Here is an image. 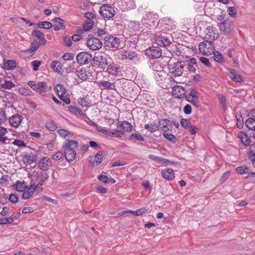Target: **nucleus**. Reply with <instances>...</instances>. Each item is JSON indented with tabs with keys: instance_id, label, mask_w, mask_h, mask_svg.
Masks as SVG:
<instances>
[{
	"instance_id": "obj_62",
	"label": "nucleus",
	"mask_w": 255,
	"mask_h": 255,
	"mask_svg": "<svg viewBox=\"0 0 255 255\" xmlns=\"http://www.w3.org/2000/svg\"><path fill=\"white\" fill-rule=\"evenodd\" d=\"M84 16L89 20L92 19L96 17V14L92 12H87L84 13Z\"/></svg>"
},
{
	"instance_id": "obj_35",
	"label": "nucleus",
	"mask_w": 255,
	"mask_h": 255,
	"mask_svg": "<svg viewBox=\"0 0 255 255\" xmlns=\"http://www.w3.org/2000/svg\"><path fill=\"white\" fill-rule=\"evenodd\" d=\"M197 66L196 60L195 58H191L187 65V69L190 73H195Z\"/></svg>"
},
{
	"instance_id": "obj_55",
	"label": "nucleus",
	"mask_w": 255,
	"mask_h": 255,
	"mask_svg": "<svg viewBox=\"0 0 255 255\" xmlns=\"http://www.w3.org/2000/svg\"><path fill=\"white\" fill-rule=\"evenodd\" d=\"M11 143L19 147H25L26 146L24 141L20 139H14Z\"/></svg>"
},
{
	"instance_id": "obj_14",
	"label": "nucleus",
	"mask_w": 255,
	"mask_h": 255,
	"mask_svg": "<svg viewBox=\"0 0 255 255\" xmlns=\"http://www.w3.org/2000/svg\"><path fill=\"white\" fill-rule=\"evenodd\" d=\"M51 166V160L50 158L47 156L42 157L38 162V167L43 171L48 170Z\"/></svg>"
},
{
	"instance_id": "obj_19",
	"label": "nucleus",
	"mask_w": 255,
	"mask_h": 255,
	"mask_svg": "<svg viewBox=\"0 0 255 255\" xmlns=\"http://www.w3.org/2000/svg\"><path fill=\"white\" fill-rule=\"evenodd\" d=\"M149 158L151 160L159 163L163 164H169V165H173L175 162L173 161H171L168 159L166 158H164L161 157L160 156H156L154 155L150 154L148 156Z\"/></svg>"
},
{
	"instance_id": "obj_21",
	"label": "nucleus",
	"mask_w": 255,
	"mask_h": 255,
	"mask_svg": "<svg viewBox=\"0 0 255 255\" xmlns=\"http://www.w3.org/2000/svg\"><path fill=\"white\" fill-rule=\"evenodd\" d=\"M129 59L132 61L134 63H136L138 58L137 55L134 52L126 51L122 55V59Z\"/></svg>"
},
{
	"instance_id": "obj_12",
	"label": "nucleus",
	"mask_w": 255,
	"mask_h": 255,
	"mask_svg": "<svg viewBox=\"0 0 255 255\" xmlns=\"http://www.w3.org/2000/svg\"><path fill=\"white\" fill-rule=\"evenodd\" d=\"M172 38H169L166 35H158L155 38V43L160 46L166 47L171 43Z\"/></svg>"
},
{
	"instance_id": "obj_44",
	"label": "nucleus",
	"mask_w": 255,
	"mask_h": 255,
	"mask_svg": "<svg viewBox=\"0 0 255 255\" xmlns=\"http://www.w3.org/2000/svg\"><path fill=\"white\" fill-rule=\"evenodd\" d=\"M27 186L23 182H17L15 184V188L18 192H23L26 189Z\"/></svg>"
},
{
	"instance_id": "obj_32",
	"label": "nucleus",
	"mask_w": 255,
	"mask_h": 255,
	"mask_svg": "<svg viewBox=\"0 0 255 255\" xmlns=\"http://www.w3.org/2000/svg\"><path fill=\"white\" fill-rule=\"evenodd\" d=\"M32 34L39 40L38 42L40 43V44L44 45L45 44L46 40L44 38V35L43 32L39 30H35L33 31Z\"/></svg>"
},
{
	"instance_id": "obj_47",
	"label": "nucleus",
	"mask_w": 255,
	"mask_h": 255,
	"mask_svg": "<svg viewBox=\"0 0 255 255\" xmlns=\"http://www.w3.org/2000/svg\"><path fill=\"white\" fill-rule=\"evenodd\" d=\"M236 172L240 174L247 173L249 171V169L245 166L238 167L236 169Z\"/></svg>"
},
{
	"instance_id": "obj_53",
	"label": "nucleus",
	"mask_w": 255,
	"mask_h": 255,
	"mask_svg": "<svg viewBox=\"0 0 255 255\" xmlns=\"http://www.w3.org/2000/svg\"><path fill=\"white\" fill-rule=\"evenodd\" d=\"M125 3L127 4V8L133 9L135 7V3L133 0H124Z\"/></svg>"
},
{
	"instance_id": "obj_37",
	"label": "nucleus",
	"mask_w": 255,
	"mask_h": 255,
	"mask_svg": "<svg viewBox=\"0 0 255 255\" xmlns=\"http://www.w3.org/2000/svg\"><path fill=\"white\" fill-rule=\"evenodd\" d=\"M42 45V44H40V43L36 40H33L31 44L30 48L27 49L26 51L30 52L31 53L35 52L38 49L39 46Z\"/></svg>"
},
{
	"instance_id": "obj_56",
	"label": "nucleus",
	"mask_w": 255,
	"mask_h": 255,
	"mask_svg": "<svg viewBox=\"0 0 255 255\" xmlns=\"http://www.w3.org/2000/svg\"><path fill=\"white\" fill-rule=\"evenodd\" d=\"M180 124L184 128H189L191 126L190 121L185 119H182L181 120Z\"/></svg>"
},
{
	"instance_id": "obj_28",
	"label": "nucleus",
	"mask_w": 255,
	"mask_h": 255,
	"mask_svg": "<svg viewBox=\"0 0 255 255\" xmlns=\"http://www.w3.org/2000/svg\"><path fill=\"white\" fill-rule=\"evenodd\" d=\"M118 128L125 134L126 132L130 131L132 129V127L129 123L124 121L118 125Z\"/></svg>"
},
{
	"instance_id": "obj_25",
	"label": "nucleus",
	"mask_w": 255,
	"mask_h": 255,
	"mask_svg": "<svg viewBox=\"0 0 255 255\" xmlns=\"http://www.w3.org/2000/svg\"><path fill=\"white\" fill-rule=\"evenodd\" d=\"M238 137L241 142L246 146H249L251 142V138L244 131H241L239 133Z\"/></svg>"
},
{
	"instance_id": "obj_27",
	"label": "nucleus",
	"mask_w": 255,
	"mask_h": 255,
	"mask_svg": "<svg viewBox=\"0 0 255 255\" xmlns=\"http://www.w3.org/2000/svg\"><path fill=\"white\" fill-rule=\"evenodd\" d=\"M162 176L166 180H172L174 177V172L172 169L167 168L162 170Z\"/></svg>"
},
{
	"instance_id": "obj_59",
	"label": "nucleus",
	"mask_w": 255,
	"mask_h": 255,
	"mask_svg": "<svg viewBox=\"0 0 255 255\" xmlns=\"http://www.w3.org/2000/svg\"><path fill=\"white\" fill-rule=\"evenodd\" d=\"M219 99L220 103L221 105L222 108L223 109H225L226 106V97L224 95H221L219 96Z\"/></svg>"
},
{
	"instance_id": "obj_20",
	"label": "nucleus",
	"mask_w": 255,
	"mask_h": 255,
	"mask_svg": "<svg viewBox=\"0 0 255 255\" xmlns=\"http://www.w3.org/2000/svg\"><path fill=\"white\" fill-rule=\"evenodd\" d=\"M76 75L79 78L82 80H86L91 79V73L89 71H86L85 69L82 68L76 71Z\"/></svg>"
},
{
	"instance_id": "obj_4",
	"label": "nucleus",
	"mask_w": 255,
	"mask_h": 255,
	"mask_svg": "<svg viewBox=\"0 0 255 255\" xmlns=\"http://www.w3.org/2000/svg\"><path fill=\"white\" fill-rule=\"evenodd\" d=\"M218 25L221 33L225 35L229 34L234 28L233 21L228 19H223V20L219 23Z\"/></svg>"
},
{
	"instance_id": "obj_54",
	"label": "nucleus",
	"mask_w": 255,
	"mask_h": 255,
	"mask_svg": "<svg viewBox=\"0 0 255 255\" xmlns=\"http://www.w3.org/2000/svg\"><path fill=\"white\" fill-rule=\"evenodd\" d=\"M94 25L93 20H89L83 24V28L85 31H88L91 29Z\"/></svg>"
},
{
	"instance_id": "obj_46",
	"label": "nucleus",
	"mask_w": 255,
	"mask_h": 255,
	"mask_svg": "<svg viewBox=\"0 0 255 255\" xmlns=\"http://www.w3.org/2000/svg\"><path fill=\"white\" fill-rule=\"evenodd\" d=\"M37 26L39 28H43L45 29H50L52 25L50 22L41 21L37 23Z\"/></svg>"
},
{
	"instance_id": "obj_10",
	"label": "nucleus",
	"mask_w": 255,
	"mask_h": 255,
	"mask_svg": "<svg viewBox=\"0 0 255 255\" xmlns=\"http://www.w3.org/2000/svg\"><path fill=\"white\" fill-rule=\"evenodd\" d=\"M145 55L151 59H155L161 56V49L156 46L148 48L144 51Z\"/></svg>"
},
{
	"instance_id": "obj_23",
	"label": "nucleus",
	"mask_w": 255,
	"mask_h": 255,
	"mask_svg": "<svg viewBox=\"0 0 255 255\" xmlns=\"http://www.w3.org/2000/svg\"><path fill=\"white\" fill-rule=\"evenodd\" d=\"M57 132L61 137L66 139V141L71 140L70 139L73 138L74 137V133L72 132L65 129H59L58 130Z\"/></svg>"
},
{
	"instance_id": "obj_30",
	"label": "nucleus",
	"mask_w": 255,
	"mask_h": 255,
	"mask_svg": "<svg viewBox=\"0 0 255 255\" xmlns=\"http://www.w3.org/2000/svg\"><path fill=\"white\" fill-rule=\"evenodd\" d=\"M36 91L40 94H42L48 91V86L46 82H43L37 84Z\"/></svg>"
},
{
	"instance_id": "obj_57",
	"label": "nucleus",
	"mask_w": 255,
	"mask_h": 255,
	"mask_svg": "<svg viewBox=\"0 0 255 255\" xmlns=\"http://www.w3.org/2000/svg\"><path fill=\"white\" fill-rule=\"evenodd\" d=\"M14 86L15 85L10 81H5L4 83L2 84V87L6 89H10Z\"/></svg>"
},
{
	"instance_id": "obj_40",
	"label": "nucleus",
	"mask_w": 255,
	"mask_h": 255,
	"mask_svg": "<svg viewBox=\"0 0 255 255\" xmlns=\"http://www.w3.org/2000/svg\"><path fill=\"white\" fill-rule=\"evenodd\" d=\"M61 63L57 61H53L51 63V68L54 71L56 72H60V69H61Z\"/></svg>"
},
{
	"instance_id": "obj_45",
	"label": "nucleus",
	"mask_w": 255,
	"mask_h": 255,
	"mask_svg": "<svg viewBox=\"0 0 255 255\" xmlns=\"http://www.w3.org/2000/svg\"><path fill=\"white\" fill-rule=\"evenodd\" d=\"M78 102L80 105L82 107H90L91 104L87 97H85L82 98H80Z\"/></svg>"
},
{
	"instance_id": "obj_52",
	"label": "nucleus",
	"mask_w": 255,
	"mask_h": 255,
	"mask_svg": "<svg viewBox=\"0 0 255 255\" xmlns=\"http://www.w3.org/2000/svg\"><path fill=\"white\" fill-rule=\"evenodd\" d=\"M64 154L61 151H58L55 154L52 155V159L54 160H60L64 158Z\"/></svg>"
},
{
	"instance_id": "obj_31",
	"label": "nucleus",
	"mask_w": 255,
	"mask_h": 255,
	"mask_svg": "<svg viewBox=\"0 0 255 255\" xmlns=\"http://www.w3.org/2000/svg\"><path fill=\"white\" fill-rule=\"evenodd\" d=\"M70 112L77 116H81L84 118L87 117V115L84 114L82 111L79 108L71 106L69 107Z\"/></svg>"
},
{
	"instance_id": "obj_22",
	"label": "nucleus",
	"mask_w": 255,
	"mask_h": 255,
	"mask_svg": "<svg viewBox=\"0 0 255 255\" xmlns=\"http://www.w3.org/2000/svg\"><path fill=\"white\" fill-rule=\"evenodd\" d=\"M23 162L25 165H30L36 160V156L33 153H27L23 156Z\"/></svg>"
},
{
	"instance_id": "obj_61",
	"label": "nucleus",
	"mask_w": 255,
	"mask_h": 255,
	"mask_svg": "<svg viewBox=\"0 0 255 255\" xmlns=\"http://www.w3.org/2000/svg\"><path fill=\"white\" fill-rule=\"evenodd\" d=\"M41 64V61L37 60L32 61L31 65L32 66L33 70L35 71H37L38 69V68Z\"/></svg>"
},
{
	"instance_id": "obj_48",
	"label": "nucleus",
	"mask_w": 255,
	"mask_h": 255,
	"mask_svg": "<svg viewBox=\"0 0 255 255\" xmlns=\"http://www.w3.org/2000/svg\"><path fill=\"white\" fill-rule=\"evenodd\" d=\"M166 131V130H164L163 136L168 140L175 142L176 140L175 136L171 133L167 132Z\"/></svg>"
},
{
	"instance_id": "obj_63",
	"label": "nucleus",
	"mask_w": 255,
	"mask_h": 255,
	"mask_svg": "<svg viewBox=\"0 0 255 255\" xmlns=\"http://www.w3.org/2000/svg\"><path fill=\"white\" fill-rule=\"evenodd\" d=\"M227 11L229 15L232 17H234L236 15V10L234 7H229Z\"/></svg>"
},
{
	"instance_id": "obj_50",
	"label": "nucleus",
	"mask_w": 255,
	"mask_h": 255,
	"mask_svg": "<svg viewBox=\"0 0 255 255\" xmlns=\"http://www.w3.org/2000/svg\"><path fill=\"white\" fill-rule=\"evenodd\" d=\"M248 155L249 158H252L255 156V143L250 146Z\"/></svg>"
},
{
	"instance_id": "obj_42",
	"label": "nucleus",
	"mask_w": 255,
	"mask_h": 255,
	"mask_svg": "<svg viewBox=\"0 0 255 255\" xmlns=\"http://www.w3.org/2000/svg\"><path fill=\"white\" fill-rule=\"evenodd\" d=\"M148 19H145V23L149 25V26H152L155 25V23L156 22L157 19H155V17H153V14L152 13H149L147 15Z\"/></svg>"
},
{
	"instance_id": "obj_34",
	"label": "nucleus",
	"mask_w": 255,
	"mask_h": 255,
	"mask_svg": "<svg viewBox=\"0 0 255 255\" xmlns=\"http://www.w3.org/2000/svg\"><path fill=\"white\" fill-rule=\"evenodd\" d=\"M3 65L5 70H13L16 66V62L12 60H8L4 61Z\"/></svg>"
},
{
	"instance_id": "obj_7",
	"label": "nucleus",
	"mask_w": 255,
	"mask_h": 255,
	"mask_svg": "<svg viewBox=\"0 0 255 255\" xmlns=\"http://www.w3.org/2000/svg\"><path fill=\"white\" fill-rule=\"evenodd\" d=\"M99 12L104 18L109 19L114 16L116 11L112 6L108 4H104L100 7Z\"/></svg>"
},
{
	"instance_id": "obj_9",
	"label": "nucleus",
	"mask_w": 255,
	"mask_h": 255,
	"mask_svg": "<svg viewBox=\"0 0 255 255\" xmlns=\"http://www.w3.org/2000/svg\"><path fill=\"white\" fill-rule=\"evenodd\" d=\"M92 59V55L88 52H81L76 56V61L80 65L88 64Z\"/></svg>"
},
{
	"instance_id": "obj_29",
	"label": "nucleus",
	"mask_w": 255,
	"mask_h": 255,
	"mask_svg": "<svg viewBox=\"0 0 255 255\" xmlns=\"http://www.w3.org/2000/svg\"><path fill=\"white\" fill-rule=\"evenodd\" d=\"M34 192V189L33 185H29V187L23 191L22 198L26 200L30 198Z\"/></svg>"
},
{
	"instance_id": "obj_43",
	"label": "nucleus",
	"mask_w": 255,
	"mask_h": 255,
	"mask_svg": "<svg viewBox=\"0 0 255 255\" xmlns=\"http://www.w3.org/2000/svg\"><path fill=\"white\" fill-rule=\"evenodd\" d=\"M55 89L56 90L58 96H62V94H66L67 93L66 89L64 88V86L62 84H57L56 86Z\"/></svg>"
},
{
	"instance_id": "obj_18",
	"label": "nucleus",
	"mask_w": 255,
	"mask_h": 255,
	"mask_svg": "<svg viewBox=\"0 0 255 255\" xmlns=\"http://www.w3.org/2000/svg\"><path fill=\"white\" fill-rule=\"evenodd\" d=\"M22 118L19 114H15L9 119V123L11 127L17 128L21 123Z\"/></svg>"
},
{
	"instance_id": "obj_2",
	"label": "nucleus",
	"mask_w": 255,
	"mask_h": 255,
	"mask_svg": "<svg viewBox=\"0 0 255 255\" xmlns=\"http://www.w3.org/2000/svg\"><path fill=\"white\" fill-rule=\"evenodd\" d=\"M168 69L171 75L174 77L181 76L184 70V65L181 62L169 63Z\"/></svg>"
},
{
	"instance_id": "obj_11",
	"label": "nucleus",
	"mask_w": 255,
	"mask_h": 255,
	"mask_svg": "<svg viewBox=\"0 0 255 255\" xmlns=\"http://www.w3.org/2000/svg\"><path fill=\"white\" fill-rule=\"evenodd\" d=\"M121 41L118 37L110 36L105 39V45L109 48H118L120 45Z\"/></svg>"
},
{
	"instance_id": "obj_36",
	"label": "nucleus",
	"mask_w": 255,
	"mask_h": 255,
	"mask_svg": "<svg viewBox=\"0 0 255 255\" xmlns=\"http://www.w3.org/2000/svg\"><path fill=\"white\" fill-rule=\"evenodd\" d=\"M144 128L150 132H154L159 129L158 125L154 122L146 124L144 126Z\"/></svg>"
},
{
	"instance_id": "obj_13",
	"label": "nucleus",
	"mask_w": 255,
	"mask_h": 255,
	"mask_svg": "<svg viewBox=\"0 0 255 255\" xmlns=\"http://www.w3.org/2000/svg\"><path fill=\"white\" fill-rule=\"evenodd\" d=\"M87 47L91 50H97L102 46V42L97 38H89L86 43Z\"/></svg>"
},
{
	"instance_id": "obj_51",
	"label": "nucleus",
	"mask_w": 255,
	"mask_h": 255,
	"mask_svg": "<svg viewBox=\"0 0 255 255\" xmlns=\"http://www.w3.org/2000/svg\"><path fill=\"white\" fill-rule=\"evenodd\" d=\"M46 126L49 130L51 131H54L57 128L56 124L52 121L47 122L46 124Z\"/></svg>"
},
{
	"instance_id": "obj_3",
	"label": "nucleus",
	"mask_w": 255,
	"mask_h": 255,
	"mask_svg": "<svg viewBox=\"0 0 255 255\" xmlns=\"http://www.w3.org/2000/svg\"><path fill=\"white\" fill-rule=\"evenodd\" d=\"M107 55L104 53H97L93 58L94 66L104 69L108 65Z\"/></svg>"
},
{
	"instance_id": "obj_1",
	"label": "nucleus",
	"mask_w": 255,
	"mask_h": 255,
	"mask_svg": "<svg viewBox=\"0 0 255 255\" xmlns=\"http://www.w3.org/2000/svg\"><path fill=\"white\" fill-rule=\"evenodd\" d=\"M78 142L74 140H67L63 146L64 148V157L65 159L71 162L74 160L76 153L75 149L78 146Z\"/></svg>"
},
{
	"instance_id": "obj_49",
	"label": "nucleus",
	"mask_w": 255,
	"mask_h": 255,
	"mask_svg": "<svg viewBox=\"0 0 255 255\" xmlns=\"http://www.w3.org/2000/svg\"><path fill=\"white\" fill-rule=\"evenodd\" d=\"M214 54L213 58L218 62H222L223 61V56L222 55L217 51H215L213 52Z\"/></svg>"
},
{
	"instance_id": "obj_33",
	"label": "nucleus",
	"mask_w": 255,
	"mask_h": 255,
	"mask_svg": "<svg viewBox=\"0 0 255 255\" xmlns=\"http://www.w3.org/2000/svg\"><path fill=\"white\" fill-rule=\"evenodd\" d=\"M158 127L161 128H167V130H169V128H172V123L168 119H162L159 120Z\"/></svg>"
},
{
	"instance_id": "obj_15",
	"label": "nucleus",
	"mask_w": 255,
	"mask_h": 255,
	"mask_svg": "<svg viewBox=\"0 0 255 255\" xmlns=\"http://www.w3.org/2000/svg\"><path fill=\"white\" fill-rule=\"evenodd\" d=\"M105 158V154L102 151L97 152L95 156L90 157V162L93 165H98L100 164Z\"/></svg>"
},
{
	"instance_id": "obj_58",
	"label": "nucleus",
	"mask_w": 255,
	"mask_h": 255,
	"mask_svg": "<svg viewBox=\"0 0 255 255\" xmlns=\"http://www.w3.org/2000/svg\"><path fill=\"white\" fill-rule=\"evenodd\" d=\"M129 139H136L140 141H143L144 138L140 134L133 133L129 136Z\"/></svg>"
},
{
	"instance_id": "obj_41",
	"label": "nucleus",
	"mask_w": 255,
	"mask_h": 255,
	"mask_svg": "<svg viewBox=\"0 0 255 255\" xmlns=\"http://www.w3.org/2000/svg\"><path fill=\"white\" fill-rule=\"evenodd\" d=\"M100 86L106 89H114L115 85L113 83L109 81H103L100 82Z\"/></svg>"
},
{
	"instance_id": "obj_5",
	"label": "nucleus",
	"mask_w": 255,
	"mask_h": 255,
	"mask_svg": "<svg viewBox=\"0 0 255 255\" xmlns=\"http://www.w3.org/2000/svg\"><path fill=\"white\" fill-rule=\"evenodd\" d=\"M200 52L203 55H210L214 50V46L212 41L206 40L205 42H200L198 45Z\"/></svg>"
},
{
	"instance_id": "obj_6",
	"label": "nucleus",
	"mask_w": 255,
	"mask_h": 255,
	"mask_svg": "<svg viewBox=\"0 0 255 255\" xmlns=\"http://www.w3.org/2000/svg\"><path fill=\"white\" fill-rule=\"evenodd\" d=\"M199 97V93L194 89H191L189 94H186L185 98L188 102L198 108L199 107V102L197 101Z\"/></svg>"
},
{
	"instance_id": "obj_39",
	"label": "nucleus",
	"mask_w": 255,
	"mask_h": 255,
	"mask_svg": "<svg viewBox=\"0 0 255 255\" xmlns=\"http://www.w3.org/2000/svg\"><path fill=\"white\" fill-rule=\"evenodd\" d=\"M246 126L251 130H255V118H250L246 122Z\"/></svg>"
},
{
	"instance_id": "obj_38",
	"label": "nucleus",
	"mask_w": 255,
	"mask_h": 255,
	"mask_svg": "<svg viewBox=\"0 0 255 255\" xmlns=\"http://www.w3.org/2000/svg\"><path fill=\"white\" fill-rule=\"evenodd\" d=\"M147 210L145 208H142L140 209H139L135 211H132V210H129L128 211H126V213H131L134 216H139L143 215L147 212Z\"/></svg>"
},
{
	"instance_id": "obj_24",
	"label": "nucleus",
	"mask_w": 255,
	"mask_h": 255,
	"mask_svg": "<svg viewBox=\"0 0 255 255\" xmlns=\"http://www.w3.org/2000/svg\"><path fill=\"white\" fill-rule=\"evenodd\" d=\"M54 22L53 27L55 31L62 29L65 27L64 20L60 17H55L53 19Z\"/></svg>"
},
{
	"instance_id": "obj_17",
	"label": "nucleus",
	"mask_w": 255,
	"mask_h": 255,
	"mask_svg": "<svg viewBox=\"0 0 255 255\" xmlns=\"http://www.w3.org/2000/svg\"><path fill=\"white\" fill-rule=\"evenodd\" d=\"M228 75L235 82H241L244 79L242 76L233 69H228Z\"/></svg>"
},
{
	"instance_id": "obj_26",
	"label": "nucleus",
	"mask_w": 255,
	"mask_h": 255,
	"mask_svg": "<svg viewBox=\"0 0 255 255\" xmlns=\"http://www.w3.org/2000/svg\"><path fill=\"white\" fill-rule=\"evenodd\" d=\"M107 72L111 75H117L120 72V67L115 63L110 64L108 66Z\"/></svg>"
},
{
	"instance_id": "obj_16",
	"label": "nucleus",
	"mask_w": 255,
	"mask_h": 255,
	"mask_svg": "<svg viewBox=\"0 0 255 255\" xmlns=\"http://www.w3.org/2000/svg\"><path fill=\"white\" fill-rule=\"evenodd\" d=\"M172 94L176 98L181 99L183 97H185L186 91L185 89L180 86H177L173 88Z\"/></svg>"
},
{
	"instance_id": "obj_64",
	"label": "nucleus",
	"mask_w": 255,
	"mask_h": 255,
	"mask_svg": "<svg viewBox=\"0 0 255 255\" xmlns=\"http://www.w3.org/2000/svg\"><path fill=\"white\" fill-rule=\"evenodd\" d=\"M200 62L203 63L206 67H210L211 64L207 58L205 57H201L200 58Z\"/></svg>"
},
{
	"instance_id": "obj_60",
	"label": "nucleus",
	"mask_w": 255,
	"mask_h": 255,
	"mask_svg": "<svg viewBox=\"0 0 255 255\" xmlns=\"http://www.w3.org/2000/svg\"><path fill=\"white\" fill-rule=\"evenodd\" d=\"M124 134L123 132L120 129L114 130L112 131V133H111V136L114 135V136L119 138L121 137Z\"/></svg>"
},
{
	"instance_id": "obj_8",
	"label": "nucleus",
	"mask_w": 255,
	"mask_h": 255,
	"mask_svg": "<svg viewBox=\"0 0 255 255\" xmlns=\"http://www.w3.org/2000/svg\"><path fill=\"white\" fill-rule=\"evenodd\" d=\"M204 38L209 41L215 40L218 37V32L216 27L213 26H208L204 31Z\"/></svg>"
}]
</instances>
